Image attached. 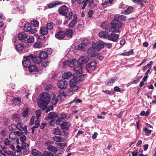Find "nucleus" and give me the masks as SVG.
I'll list each match as a JSON object with an SVG mask.
<instances>
[{"mask_svg":"<svg viewBox=\"0 0 156 156\" xmlns=\"http://www.w3.org/2000/svg\"><path fill=\"white\" fill-rule=\"evenodd\" d=\"M42 43L39 42H35L33 45V47L35 48H40L42 47Z\"/></svg>","mask_w":156,"mask_h":156,"instance_id":"obj_44","label":"nucleus"},{"mask_svg":"<svg viewBox=\"0 0 156 156\" xmlns=\"http://www.w3.org/2000/svg\"><path fill=\"white\" fill-rule=\"evenodd\" d=\"M24 47V46L22 44H19L16 45L15 48L16 50L18 51H21Z\"/></svg>","mask_w":156,"mask_h":156,"instance_id":"obj_39","label":"nucleus"},{"mask_svg":"<svg viewBox=\"0 0 156 156\" xmlns=\"http://www.w3.org/2000/svg\"><path fill=\"white\" fill-rule=\"evenodd\" d=\"M18 36L19 40H22L27 39L28 37V36L27 34L23 32L19 33Z\"/></svg>","mask_w":156,"mask_h":156,"instance_id":"obj_17","label":"nucleus"},{"mask_svg":"<svg viewBox=\"0 0 156 156\" xmlns=\"http://www.w3.org/2000/svg\"><path fill=\"white\" fill-rule=\"evenodd\" d=\"M71 124L69 122H64L61 125V127L62 129L66 130H67Z\"/></svg>","mask_w":156,"mask_h":156,"instance_id":"obj_15","label":"nucleus"},{"mask_svg":"<svg viewBox=\"0 0 156 156\" xmlns=\"http://www.w3.org/2000/svg\"><path fill=\"white\" fill-rule=\"evenodd\" d=\"M40 57L41 58L45 59L48 57L47 52L45 51H42L40 53Z\"/></svg>","mask_w":156,"mask_h":156,"instance_id":"obj_22","label":"nucleus"},{"mask_svg":"<svg viewBox=\"0 0 156 156\" xmlns=\"http://www.w3.org/2000/svg\"><path fill=\"white\" fill-rule=\"evenodd\" d=\"M96 63L95 61L90 62L86 66V69L87 72L90 73L94 70L96 68Z\"/></svg>","mask_w":156,"mask_h":156,"instance_id":"obj_2","label":"nucleus"},{"mask_svg":"<svg viewBox=\"0 0 156 156\" xmlns=\"http://www.w3.org/2000/svg\"><path fill=\"white\" fill-rule=\"evenodd\" d=\"M133 2L136 3L138 5L142 6L144 3H146L147 2L145 0H131Z\"/></svg>","mask_w":156,"mask_h":156,"instance_id":"obj_24","label":"nucleus"},{"mask_svg":"<svg viewBox=\"0 0 156 156\" xmlns=\"http://www.w3.org/2000/svg\"><path fill=\"white\" fill-rule=\"evenodd\" d=\"M86 45L83 43H82L79 44L78 47V49L80 50L84 51Z\"/></svg>","mask_w":156,"mask_h":156,"instance_id":"obj_35","label":"nucleus"},{"mask_svg":"<svg viewBox=\"0 0 156 156\" xmlns=\"http://www.w3.org/2000/svg\"><path fill=\"white\" fill-rule=\"evenodd\" d=\"M58 117V115L55 112H50L48 116V119H53L55 118H57Z\"/></svg>","mask_w":156,"mask_h":156,"instance_id":"obj_23","label":"nucleus"},{"mask_svg":"<svg viewBox=\"0 0 156 156\" xmlns=\"http://www.w3.org/2000/svg\"><path fill=\"white\" fill-rule=\"evenodd\" d=\"M73 31L72 30L69 29L67 30L66 32V35L71 38L72 37Z\"/></svg>","mask_w":156,"mask_h":156,"instance_id":"obj_41","label":"nucleus"},{"mask_svg":"<svg viewBox=\"0 0 156 156\" xmlns=\"http://www.w3.org/2000/svg\"><path fill=\"white\" fill-rule=\"evenodd\" d=\"M47 149L49 151H50L54 153L56 152L57 151V148L52 145H48L47 147Z\"/></svg>","mask_w":156,"mask_h":156,"instance_id":"obj_31","label":"nucleus"},{"mask_svg":"<svg viewBox=\"0 0 156 156\" xmlns=\"http://www.w3.org/2000/svg\"><path fill=\"white\" fill-rule=\"evenodd\" d=\"M108 33L106 31H101L98 34L100 37L104 39L107 38Z\"/></svg>","mask_w":156,"mask_h":156,"instance_id":"obj_18","label":"nucleus"},{"mask_svg":"<svg viewBox=\"0 0 156 156\" xmlns=\"http://www.w3.org/2000/svg\"><path fill=\"white\" fill-rule=\"evenodd\" d=\"M55 26L54 24L52 22H50L47 23V28L48 30H51Z\"/></svg>","mask_w":156,"mask_h":156,"instance_id":"obj_45","label":"nucleus"},{"mask_svg":"<svg viewBox=\"0 0 156 156\" xmlns=\"http://www.w3.org/2000/svg\"><path fill=\"white\" fill-rule=\"evenodd\" d=\"M29 32L31 34H34L37 32V30L35 28H31V30H30Z\"/></svg>","mask_w":156,"mask_h":156,"instance_id":"obj_63","label":"nucleus"},{"mask_svg":"<svg viewBox=\"0 0 156 156\" xmlns=\"http://www.w3.org/2000/svg\"><path fill=\"white\" fill-rule=\"evenodd\" d=\"M23 66L25 67H29L31 64L30 60H24L22 62Z\"/></svg>","mask_w":156,"mask_h":156,"instance_id":"obj_27","label":"nucleus"},{"mask_svg":"<svg viewBox=\"0 0 156 156\" xmlns=\"http://www.w3.org/2000/svg\"><path fill=\"white\" fill-rule=\"evenodd\" d=\"M90 60V58L87 56H83L80 58L78 60L77 63L80 66L87 63Z\"/></svg>","mask_w":156,"mask_h":156,"instance_id":"obj_5","label":"nucleus"},{"mask_svg":"<svg viewBox=\"0 0 156 156\" xmlns=\"http://www.w3.org/2000/svg\"><path fill=\"white\" fill-rule=\"evenodd\" d=\"M112 27L114 29H119L122 26V23L117 19H113L111 22Z\"/></svg>","mask_w":156,"mask_h":156,"instance_id":"obj_4","label":"nucleus"},{"mask_svg":"<svg viewBox=\"0 0 156 156\" xmlns=\"http://www.w3.org/2000/svg\"><path fill=\"white\" fill-rule=\"evenodd\" d=\"M75 77V78L72 79L70 81L69 83L70 87H72L73 86L76 85L77 80L76 78L77 77Z\"/></svg>","mask_w":156,"mask_h":156,"instance_id":"obj_21","label":"nucleus"},{"mask_svg":"<svg viewBox=\"0 0 156 156\" xmlns=\"http://www.w3.org/2000/svg\"><path fill=\"white\" fill-rule=\"evenodd\" d=\"M16 128L18 129L20 131L24 130V132L26 133H27L28 132L27 130V127L26 125L24 127H23L22 125L19 122L16 126Z\"/></svg>","mask_w":156,"mask_h":156,"instance_id":"obj_11","label":"nucleus"},{"mask_svg":"<svg viewBox=\"0 0 156 156\" xmlns=\"http://www.w3.org/2000/svg\"><path fill=\"white\" fill-rule=\"evenodd\" d=\"M53 134L55 135H62L61 132L58 128H55L54 129Z\"/></svg>","mask_w":156,"mask_h":156,"instance_id":"obj_42","label":"nucleus"},{"mask_svg":"<svg viewBox=\"0 0 156 156\" xmlns=\"http://www.w3.org/2000/svg\"><path fill=\"white\" fill-rule=\"evenodd\" d=\"M31 26L30 23H26L24 25V30L26 32H29L31 30Z\"/></svg>","mask_w":156,"mask_h":156,"instance_id":"obj_33","label":"nucleus"},{"mask_svg":"<svg viewBox=\"0 0 156 156\" xmlns=\"http://www.w3.org/2000/svg\"><path fill=\"white\" fill-rule=\"evenodd\" d=\"M143 130L145 132L146 135L147 136H149L152 132V130L148 129L147 127L144 128Z\"/></svg>","mask_w":156,"mask_h":156,"instance_id":"obj_48","label":"nucleus"},{"mask_svg":"<svg viewBox=\"0 0 156 156\" xmlns=\"http://www.w3.org/2000/svg\"><path fill=\"white\" fill-rule=\"evenodd\" d=\"M60 14L64 16L65 18H68L67 13L69 12L68 7L65 5H63L61 6L58 9Z\"/></svg>","mask_w":156,"mask_h":156,"instance_id":"obj_3","label":"nucleus"},{"mask_svg":"<svg viewBox=\"0 0 156 156\" xmlns=\"http://www.w3.org/2000/svg\"><path fill=\"white\" fill-rule=\"evenodd\" d=\"M79 89V87L77 85L73 86L72 87H70V89L69 90V91L70 92L72 91H75L76 90H78Z\"/></svg>","mask_w":156,"mask_h":156,"instance_id":"obj_54","label":"nucleus"},{"mask_svg":"<svg viewBox=\"0 0 156 156\" xmlns=\"http://www.w3.org/2000/svg\"><path fill=\"white\" fill-rule=\"evenodd\" d=\"M58 101V99L56 97V96H54L51 99V102L52 104L55 106L57 104Z\"/></svg>","mask_w":156,"mask_h":156,"instance_id":"obj_46","label":"nucleus"},{"mask_svg":"<svg viewBox=\"0 0 156 156\" xmlns=\"http://www.w3.org/2000/svg\"><path fill=\"white\" fill-rule=\"evenodd\" d=\"M115 17L119 20H120L122 21H125L126 19L125 16L120 15H116L115 16Z\"/></svg>","mask_w":156,"mask_h":156,"instance_id":"obj_25","label":"nucleus"},{"mask_svg":"<svg viewBox=\"0 0 156 156\" xmlns=\"http://www.w3.org/2000/svg\"><path fill=\"white\" fill-rule=\"evenodd\" d=\"M37 103L39 106L43 110H44L46 108L48 104L47 103H45V102L41 99L37 101Z\"/></svg>","mask_w":156,"mask_h":156,"instance_id":"obj_10","label":"nucleus"},{"mask_svg":"<svg viewBox=\"0 0 156 156\" xmlns=\"http://www.w3.org/2000/svg\"><path fill=\"white\" fill-rule=\"evenodd\" d=\"M20 116L18 114H14L12 117L13 119L15 121H19L20 119Z\"/></svg>","mask_w":156,"mask_h":156,"instance_id":"obj_58","label":"nucleus"},{"mask_svg":"<svg viewBox=\"0 0 156 156\" xmlns=\"http://www.w3.org/2000/svg\"><path fill=\"white\" fill-rule=\"evenodd\" d=\"M32 154L36 156H43V154L38 151L36 149H33L32 150L31 152Z\"/></svg>","mask_w":156,"mask_h":156,"instance_id":"obj_19","label":"nucleus"},{"mask_svg":"<svg viewBox=\"0 0 156 156\" xmlns=\"http://www.w3.org/2000/svg\"><path fill=\"white\" fill-rule=\"evenodd\" d=\"M95 50L93 46L92 47L90 48L87 51V53L89 54V53L90 54H92L91 55V57H95V55H94V54L93 53L94 51Z\"/></svg>","mask_w":156,"mask_h":156,"instance_id":"obj_40","label":"nucleus"},{"mask_svg":"<svg viewBox=\"0 0 156 156\" xmlns=\"http://www.w3.org/2000/svg\"><path fill=\"white\" fill-rule=\"evenodd\" d=\"M35 114L37 117V118L38 119H39V117L41 116V112L40 111H36L35 112Z\"/></svg>","mask_w":156,"mask_h":156,"instance_id":"obj_61","label":"nucleus"},{"mask_svg":"<svg viewBox=\"0 0 156 156\" xmlns=\"http://www.w3.org/2000/svg\"><path fill=\"white\" fill-rule=\"evenodd\" d=\"M29 146V145L25 142H23L22 144V150H23V153L25 154H27L29 152L27 148Z\"/></svg>","mask_w":156,"mask_h":156,"instance_id":"obj_12","label":"nucleus"},{"mask_svg":"<svg viewBox=\"0 0 156 156\" xmlns=\"http://www.w3.org/2000/svg\"><path fill=\"white\" fill-rule=\"evenodd\" d=\"M153 62L152 61H150L149 63H148L147 65L145 66L143 69V70L144 72L146 71V69H147V68H149L150 67H151V65L153 64Z\"/></svg>","mask_w":156,"mask_h":156,"instance_id":"obj_52","label":"nucleus"},{"mask_svg":"<svg viewBox=\"0 0 156 156\" xmlns=\"http://www.w3.org/2000/svg\"><path fill=\"white\" fill-rule=\"evenodd\" d=\"M31 23L34 27H38L39 24V22L36 20H33L31 21Z\"/></svg>","mask_w":156,"mask_h":156,"instance_id":"obj_47","label":"nucleus"},{"mask_svg":"<svg viewBox=\"0 0 156 156\" xmlns=\"http://www.w3.org/2000/svg\"><path fill=\"white\" fill-rule=\"evenodd\" d=\"M35 117L34 116H32L30 120V123H29V125H30V126H31L34 123V118H35Z\"/></svg>","mask_w":156,"mask_h":156,"instance_id":"obj_64","label":"nucleus"},{"mask_svg":"<svg viewBox=\"0 0 156 156\" xmlns=\"http://www.w3.org/2000/svg\"><path fill=\"white\" fill-rule=\"evenodd\" d=\"M22 115L23 117L25 118L29 116V109L27 108H26L24 109Z\"/></svg>","mask_w":156,"mask_h":156,"instance_id":"obj_34","label":"nucleus"},{"mask_svg":"<svg viewBox=\"0 0 156 156\" xmlns=\"http://www.w3.org/2000/svg\"><path fill=\"white\" fill-rule=\"evenodd\" d=\"M77 22L72 20L69 24L68 26L70 28H73V27L76 24Z\"/></svg>","mask_w":156,"mask_h":156,"instance_id":"obj_43","label":"nucleus"},{"mask_svg":"<svg viewBox=\"0 0 156 156\" xmlns=\"http://www.w3.org/2000/svg\"><path fill=\"white\" fill-rule=\"evenodd\" d=\"M23 58L25 59L24 60H30L33 59V56L32 55L30 54L28 56H24Z\"/></svg>","mask_w":156,"mask_h":156,"instance_id":"obj_53","label":"nucleus"},{"mask_svg":"<svg viewBox=\"0 0 156 156\" xmlns=\"http://www.w3.org/2000/svg\"><path fill=\"white\" fill-rule=\"evenodd\" d=\"M93 46L95 50L98 51L102 49L104 47L103 45L99 42L96 43L94 44H93Z\"/></svg>","mask_w":156,"mask_h":156,"instance_id":"obj_14","label":"nucleus"},{"mask_svg":"<svg viewBox=\"0 0 156 156\" xmlns=\"http://www.w3.org/2000/svg\"><path fill=\"white\" fill-rule=\"evenodd\" d=\"M49 61H45L43 62L41 64V66L42 67H45L48 66V64L49 62Z\"/></svg>","mask_w":156,"mask_h":156,"instance_id":"obj_57","label":"nucleus"},{"mask_svg":"<svg viewBox=\"0 0 156 156\" xmlns=\"http://www.w3.org/2000/svg\"><path fill=\"white\" fill-rule=\"evenodd\" d=\"M68 85V82L65 80L63 79L58 81V86L61 89L66 88Z\"/></svg>","mask_w":156,"mask_h":156,"instance_id":"obj_9","label":"nucleus"},{"mask_svg":"<svg viewBox=\"0 0 156 156\" xmlns=\"http://www.w3.org/2000/svg\"><path fill=\"white\" fill-rule=\"evenodd\" d=\"M40 98L45 103H48L50 100V95L47 93L44 92L41 95Z\"/></svg>","mask_w":156,"mask_h":156,"instance_id":"obj_7","label":"nucleus"},{"mask_svg":"<svg viewBox=\"0 0 156 156\" xmlns=\"http://www.w3.org/2000/svg\"><path fill=\"white\" fill-rule=\"evenodd\" d=\"M16 137V133L12 132L10 133L9 135V138L12 140H14Z\"/></svg>","mask_w":156,"mask_h":156,"instance_id":"obj_50","label":"nucleus"},{"mask_svg":"<svg viewBox=\"0 0 156 156\" xmlns=\"http://www.w3.org/2000/svg\"><path fill=\"white\" fill-rule=\"evenodd\" d=\"M2 154L4 156H13V153L8 150L3 149Z\"/></svg>","mask_w":156,"mask_h":156,"instance_id":"obj_16","label":"nucleus"},{"mask_svg":"<svg viewBox=\"0 0 156 156\" xmlns=\"http://www.w3.org/2000/svg\"><path fill=\"white\" fill-rule=\"evenodd\" d=\"M119 80V78L118 77H113L110 79L107 80L105 81V84L108 86H112Z\"/></svg>","mask_w":156,"mask_h":156,"instance_id":"obj_8","label":"nucleus"},{"mask_svg":"<svg viewBox=\"0 0 156 156\" xmlns=\"http://www.w3.org/2000/svg\"><path fill=\"white\" fill-rule=\"evenodd\" d=\"M20 139L21 141L24 142V141L26 140L27 138L25 136L23 135L21 136Z\"/></svg>","mask_w":156,"mask_h":156,"instance_id":"obj_62","label":"nucleus"},{"mask_svg":"<svg viewBox=\"0 0 156 156\" xmlns=\"http://www.w3.org/2000/svg\"><path fill=\"white\" fill-rule=\"evenodd\" d=\"M119 38V35L113 33H112L109 35L108 34L107 37L109 40L115 42L117 41Z\"/></svg>","mask_w":156,"mask_h":156,"instance_id":"obj_6","label":"nucleus"},{"mask_svg":"<svg viewBox=\"0 0 156 156\" xmlns=\"http://www.w3.org/2000/svg\"><path fill=\"white\" fill-rule=\"evenodd\" d=\"M133 7L129 6L123 13L125 14H129L131 13L133 11Z\"/></svg>","mask_w":156,"mask_h":156,"instance_id":"obj_26","label":"nucleus"},{"mask_svg":"<svg viewBox=\"0 0 156 156\" xmlns=\"http://www.w3.org/2000/svg\"><path fill=\"white\" fill-rule=\"evenodd\" d=\"M33 61L36 63L39 64L40 63L42 62V59L41 58L39 57H33Z\"/></svg>","mask_w":156,"mask_h":156,"instance_id":"obj_38","label":"nucleus"},{"mask_svg":"<svg viewBox=\"0 0 156 156\" xmlns=\"http://www.w3.org/2000/svg\"><path fill=\"white\" fill-rule=\"evenodd\" d=\"M76 62V60L73 59L69 60H66L63 62L62 65L64 67H66L67 66L69 67H73V70L76 72L73 74V76L79 77L81 76L83 73V68L81 66H75Z\"/></svg>","mask_w":156,"mask_h":156,"instance_id":"obj_1","label":"nucleus"},{"mask_svg":"<svg viewBox=\"0 0 156 156\" xmlns=\"http://www.w3.org/2000/svg\"><path fill=\"white\" fill-rule=\"evenodd\" d=\"M112 27L110 26H107L106 28V30L108 32H113L114 31L113 30Z\"/></svg>","mask_w":156,"mask_h":156,"instance_id":"obj_60","label":"nucleus"},{"mask_svg":"<svg viewBox=\"0 0 156 156\" xmlns=\"http://www.w3.org/2000/svg\"><path fill=\"white\" fill-rule=\"evenodd\" d=\"M40 32L42 35H46L48 33V29L45 27H42L40 29Z\"/></svg>","mask_w":156,"mask_h":156,"instance_id":"obj_29","label":"nucleus"},{"mask_svg":"<svg viewBox=\"0 0 156 156\" xmlns=\"http://www.w3.org/2000/svg\"><path fill=\"white\" fill-rule=\"evenodd\" d=\"M62 137L60 136H55L53 137V140L58 142H62Z\"/></svg>","mask_w":156,"mask_h":156,"instance_id":"obj_51","label":"nucleus"},{"mask_svg":"<svg viewBox=\"0 0 156 156\" xmlns=\"http://www.w3.org/2000/svg\"><path fill=\"white\" fill-rule=\"evenodd\" d=\"M28 68L29 71L31 73L36 71L37 70V67L35 66L32 65L30 66Z\"/></svg>","mask_w":156,"mask_h":156,"instance_id":"obj_37","label":"nucleus"},{"mask_svg":"<svg viewBox=\"0 0 156 156\" xmlns=\"http://www.w3.org/2000/svg\"><path fill=\"white\" fill-rule=\"evenodd\" d=\"M72 75V73L70 72H65L62 75V78L63 79H68Z\"/></svg>","mask_w":156,"mask_h":156,"instance_id":"obj_20","label":"nucleus"},{"mask_svg":"<svg viewBox=\"0 0 156 156\" xmlns=\"http://www.w3.org/2000/svg\"><path fill=\"white\" fill-rule=\"evenodd\" d=\"M9 128L10 131H13L16 130V126L15 125L12 124L9 126Z\"/></svg>","mask_w":156,"mask_h":156,"instance_id":"obj_56","label":"nucleus"},{"mask_svg":"<svg viewBox=\"0 0 156 156\" xmlns=\"http://www.w3.org/2000/svg\"><path fill=\"white\" fill-rule=\"evenodd\" d=\"M35 126H33L31 128L32 130V133H34V131L35 128H38L40 125V124L38 120H37L35 121Z\"/></svg>","mask_w":156,"mask_h":156,"instance_id":"obj_28","label":"nucleus"},{"mask_svg":"<svg viewBox=\"0 0 156 156\" xmlns=\"http://www.w3.org/2000/svg\"><path fill=\"white\" fill-rule=\"evenodd\" d=\"M133 53V50L132 49L131 51L126 52H125L121 54V55L123 56H128L131 55Z\"/></svg>","mask_w":156,"mask_h":156,"instance_id":"obj_49","label":"nucleus"},{"mask_svg":"<svg viewBox=\"0 0 156 156\" xmlns=\"http://www.w3.org/2000/svg\"><path fill=\"white\" fill-rule=\"evenodd\" d=\"M13 102L16 105L21 103V101L20 98H15L13 100Z\"/></svg>","mask_w":156,"mask_h":156,"instance_id":"obj_32","label":"nucleus"},{"mask_svg":"<svg viewBox=\"0 0 156 156\" xmlns=\"http://www.w3.org/2000/svg\"><path fill=\"white\" fill-rule=\"evenodd\" d=\"M16 9L17 10L20 11L21 13H23L26 12V10L24 6H20L17 7L16 8H13V9L16 10Z\"/></svg>","mask_w":156,"mask_h":156,"instance_id":"obj_36","label":"nucleus"},{"mask_svg":"<svg viewBox=\"0 0 156 156\" xmlns=\"http://www.w3.org/2000/svg\"><path fill=\"white\" fill-rule=\"evenodd\" d=\"M62 3L60 2H59L58 1H56L54 2H53L52 3L49 4L48 5V7L49 8H51L55 7L57 5H60Z\"/></svg>","mask_w":156,"mask_h":156,"instance_id":"obj_30","label":"nucleus"},{"mask_svg":"<svg viewBox=\"0 0 156 156\" xmlns=\"http://www.w3.org/2000/svg\"><path fill=\"white\" fill-rule=\"evenodd\" d=\"M44 156H54V154L51 153L48 151H44L43 155Z\"/></svg>","mask_w":156,"mask_h":156,"instance_id":"obj_55","label":"nucleus"},{"mask_svg":"<svg viewBox=\"0 0 156 156\" xmlns=\"http://www.w3.org/2000/svg\"><path fill=\"white\" fill-rule=\"evenodd\" d=\"M27 41L28 43H33L34 41V36H32L30 37L28 39H27Z\"/></svg>","mask_w":156,"mask_h":156,"instance_id":"obj_59","label":"nucleus"},{"mask_svg":"<svg viewBox=\"0 0 156 156\" xmlns=\"http://www.w3.org/2000/svg\"><path fill=\"white\" fill-rule=\"evenodd\" d=\"M65 35V34L64 31H60L55 34V37L57 39L61 40L64 37Z\"/></svg>","mask_w":156,"mask_h":156,"instance_id":"obj_13","label":"nucleus"}]
</instances>
